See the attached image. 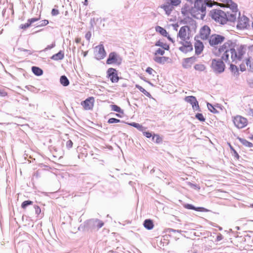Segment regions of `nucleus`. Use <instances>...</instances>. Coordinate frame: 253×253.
Returning <instances> with one entry per match:
<instances>
[{
    "mask_svg": "<svg viewBox=\"0 0 253 253\" xmlns=\"http://www.w3.org/2000/svg\"><path fill=\"white\" fill-rule=\"evenodd\" d=\"M116 115L117 117H121V115H119V114H116Z\"/></svg>",
    "mask_w": 253,
    "mask_h": 253,
    "instance_id": "obj_57",
    "label": "nucleus"
},
{
    "mask_svg": "<svg viewBox=\"0 0 253 253\" xmlns=\"http://www.w3.org/2000/svg\"><path fill=\"white\" fill-rule=\"evenodd\" d=\"M86 39L87 40H89L90 37H91V33L90 32H88L87 33H86V34H85V36Z\"/></svg>",
    "mask_w": 253,
    "mask_h": 253,
    "instance_id": "obj_48",
    "label": "nucleus"
},
{
    "mask_svg": "<svg viewBox=\"0 0 253 253\" xmlns=\"http://www.w3.org/2000/svg\"><path fill=\"white\" fill-rule=\"evenodd\" d=\"M207 0L208 1V2L207 3H206L207 4V5H209L211 6H212L211 2L213 0Z\"/></svg>",
    "mask_w": 253,
    "mask_h": 253,
    "instance_id": "obj_50",
    "label": "nucleus"
},
{
    "mask_svg": "<svg viewBox=\"0 0 253 253\" xmlns=\"http://www.w3.org/2000/svg\"><path fill=\"white\" fill-rule=\"evenodd\" d=\"M143 132V135L145 136L147 138H150L151 137H153L151 133L150 132L147 131H144V130Z\"/></svg>",
    "mask_w": 253,
    "mask_h": 253,
    "instance_id": "obj_45",
    "label": "nucleus"
},
{
    "mask_svg": "<svg viewBox=\"0 0 253 253\" xmlns=\"http://www.w3.org/2000/svg\"><path fill=\"white\" fill-rule=\"evenodd\" d=\"M207 106L208 107V109L211 112L213 113H217V110L211 104L208 103L207 104Z\"/></svg>",
    "mask_w": 253,
    "mask_h": 253,
    "instance_id": "obj_37",
    "label": "nucleus"
},
{
    "mask_svg": "<svg viewBox=\"0 0 253 253\" xmlns=\"http://www.w3.org/2000/svg\"><path fill=\"white\" fill-rule=\"evenodd\" d=\"M143 225L148 230H151L153 228L154 225L151 219H146L144 221Z\"/></svg>",
    "mask_w": 253,
    "mask_h": 253,
    "instance_id": "obj_23",
    "label": "nucleus"
},
{
    "mask_svg": "<svg viewBox=\"0 0 253 253\" xmlns=\"http://www.w3.org/2000/svg\"><path fill=\"white\" fill-rule=\"evenodd\" d=\"M33 202L31 201H25L21 204V208L23 209H25L29 205H32Z\"/></svg>",
    "mask_w": 253,
    "mask_h": 253,
    "instance_id": "obj_35",
    "label": "nucleus"
},
{
    "mask_svg": "<svg viewBox=\"0 0 253 253\" xmlns=\"http://www.w3.org/2000/svg\"><path fill=\"white\" fill-rule=\"evenodd\" d=\"M211 29L210 27L205 25L200 29V37L202 40H206L209 37Z\"/></svg>",
    "mask_w": 253,
    "mask_h": 253,
    "instance_id": "obj_16",
    "label": "nucleus"
},
{
    "mask_svg": "<svg viewBox=\"0 0 253 253\" xmlns=\"http://www.w3.org/2000/svg\"><path fill=\"white\" fill-rule=\"evenodd\" d=\"M167 1L170 3L173 7L178 5L180 2V0H166Z\"/></svg>",
    "mask_w": 253,
    "mask_h": 253,
    "instance_id": "obj_34",
    "label": "nucleus"
},
{
    "mask_svg": "<svg viewBox=\"0 0 253 253\" xmlns=\"http://www.w3.org/2000/svg\"><path fill=\"white\" fill-rule=\"evenodd\" d=\"M236 28L238 30H242L247 29L249 26L250 19L245 15L239 14L238 17L236 20Z\"/></svg>",
    "mask_w": 253,
    "mask_h": 253,
    "instance_id": "obj_6",
    "label": "nucleus"
},
{
    "mask_svg": "<svg viewBox=\"0 0 253 253\" xmlns=\"http://www.w3.org/2000/svg\"><path fill=\"white\" fill-rule=\"evenodd\" d=\"M103 224H104V223L103 222L100 223L98 225V227L100 228L103 225Z\"/></svg>",
    "mask_w": 253,
    "mask_h": 253,
    "instance_id": "obj_55",
    "label": "nucleus"
},
{
    "mask_svg": "<svg viewBox=\"0 0 253 253\" xmlns=\"http://www.w3.org/2000/svg\"><path fill=\"white\" fill-rule=\"evenodd\" d=\"M252 28H253V22L252 23Z\"/></svg>",
    "mask_w": 253,
    "mask_h": 253,
    "instance_id": "obj_59",
    "label": "nucleus"
},
{
    "mask_svg": "<svg viewBox=\"0 0 253 253\" xmlns=\"http://www.w3.org/2000/svg\"><path fill=\"white\" fill-rule=\"evenodd\" d=\"M7 95V93L6 92L4 91H1L0 90V95L1 96H5Z\"/></svg>",
    "mask_w": 253,
    "mask_h": 253,
    "instance_id": "obj_49",
    "label": "nucleus"
},
{
    "mask_svg": "<svg viewBox=\"0 0 253 253\" xmlns=\"http://www.w3.org/2000/svg\"><path fill=\"white\" fill-rule=\"evenodd\" d=\"M120 120L116 118H112L108 120V123L109 124L118 123L120 122Z\"/></svg>",
    "mask_w": 253,
    "mask_h": 253,
    "instance_id": "obj_39",
    "label": "nucleus"
},
{
    "mask_svg": "<svg viewBox=\"0 0 253 253\" xmlns=\"http://www.w3.org/2000/svg\"><path fill=\"white\" fill-rule=\"evenodd\" d=\"M223 239V236L221 234H219L216 237V241H219Z\"/></svg>",
    "mask_w": 253,
    "mask_h": 253,
    "instance_id": "obj_47",
    "label": "nucleus"
},
{
    "mask_svg": "<svg viewBox=\"0 0 253 253\" xmlns=\"http://www.w3.org/2000/svg\"><path fill=\"white\" fill-rule=\"evenodd\" d=\"M161 7L165 11L166 14L168 15H169L174 9V7L171 4H170V3L168 2V1H167L166 0L165 3L163 5H162Z\"/></svg>",
    "mask_w": 253,
    "mask_h": 253,
    "instance_id": "obj_19",
    "label": "nucleus"
},
{
    "mask_svg": "<svg viewBox=\"0 0 253 253\" xmlns=\"http://www.w3.org/2000/svg\"><path fill=\"white\" fill-rule=\"evenodd\" d=\"M194 68L196 70L198 71L202 72L205 70L206 67L203 64H197L195 65V66H194Z\"/></svg>",
    "mask_w": 253,
    "mask_h": 253,
    "instance_id": "obj_31",
    "label": "nucleus"
},
{
    "mask_svg": "<svg viewBox=\"0 0 253 253\" xmlns=\"http://www.w3.org/2000/svg\"><path fill=\"white\" fill-rule=\"evenodd\" d=\"M129 125L132 126L135 128H136L137 129H138L139 131H143L146 129V128L143 126L141 125L136 123L135 122H132L131 123L128 124Z\"/></svg>",
    "mask_w": 253,
    "mask_h": 253,
    "instance_id": "obj_25",
    "label": "nucleus"
},
{
    "mask_svg": "<svg viewBox=\"0 0 253 253\" xmlns=\"http://www.w3.org/2000/svg\"><path fill=\"white\" fill-rule=\"evenodd\" d=\"M73 142L72 141V140H69L68 141H67V142H66V146L67 148H71L73 147Z\"/></svg>",
    "mask_w": 253,
    "mask_h": 253,
    "instance_id": "obj_43",
    "label": "nucleus"
},
{
    "mask_svg": "<svg viewBox=\"0 0 253 253\" xmlns=\"http://www.w3.org/2000/svg\"><path fill=\"white\" fill-rule=\"evenodd\" d=\"M196 118L201 122H205L206 119L202 114L197 113L196 116Z\"/></svg>",
    "mask_w": 253,
    "mask_h": 253,
    "instance_id": "obj_38",
    "label": "nucleus"
},
{
    "mask_svg": "<svg viewBox=\"0 0 253 253\" xmlns=\"http://www.w3.org/2000/svg\"><path fill=\"white\" fill-rule=\"evenodd\" d=\"M230 69L232 71V72L234 73V74L238 73V68L237 66L234 64H231L230 66Z\"/></svg>",
    "mask_w": 253,
    "mask_h": 253,
    "instance_id": "obj_36",
    "label": "nucleus"
},
{
    "mask_svg": "<svg viewBox=\"0 0 253 253\" xmlns=\"http://www.w3.org/2000/svg\"><path fill=\"white\" fill-rule=\"evenodd\" d=\"M223 61L221 58L218 60H212L211 67L215 72L222 73L224 71L225 66Z\"/></svg>",
    "mask_w": 253,
    "mask_h": 253,
    "instance_id": "obj_8",
    "label": "nucleus"
},
{
    "mask_svg": "<svg viewBox=\"0 0 253 253\" xmlns=\"http://www.w3.org/2000/svg\"><path fill=\"white\" fill-rule=\"evenodd\" d=\"M94 103V98L89 97L81 102V105L85 110H92Z\"/></svg>",
    "mask_w": 253,
    "mask_h": 253,
    "instance_id": "obj_12",
    "label": "nucleus"
},
{
    "mask_svg": "<svg viewBox=\"0 0 253 253\" xmlns=\"http://www.w3.org/2000/svg\"><path fill=\"white\" fill-rule=\"evenodd\" d=\"M64 57V54L63 52L62 51H60L58 53L52 55L51 58L54 60H59L63 59Z\"/></svg>",
    "mask_w": 253,
    "mask_h": 253,
    "instance_id": "obj_24",
    "label": "nucleus"
},
{
    "mask_svg": "<svg viewBox=\"0 0 253 253\" xmlns=\"http://www.w3.org/2000/svg\"><path fill=\"white\" fill-rule=\"evenodd\" d=\"M49 23L47 20H43L40 22V24L39 26L43 27L47 25Z\"/></svg>",
    "mask_w": 253,
    "mask_h": 253,
    "instance_id": "obj_41",
    "label": "nucleus"
},
{
    "mask_svg": "<svg viewBox=\"0 0 253 253\" xmlns=\"http://www.w3.org/2000/svg\"><path fill=\"white\" fill-rule=\"evenodd\" d=\"M88 4V0H85L84 1V4L85 5H87Z\"/></svg>",
    "mask_w": 253,
    "mask_h": 253,
    "instance_id": "obj_54",
    "label": "nucleus"
},
{
    "mask_svg": "<svg viewBox=\"0 0 253 253\" xmlns=\"http://www.w3.org/2000/svg\"><path fill=\"white\" fill-rule=\"evenodd\" d=\"M88 51H83V56L85 57L87 54Z\"/></svg>",
    "mask_w": 253,
    "mask_h": 253,
    "instance_id": "obj_53",
    "label": "nucleus"
},
{
    "mask_svg": "<svg viewBox=\"0 0 253 253\" xmlns=\"http://www.w3.org/2000/svg\"><path fill=\"white\" fill-rule=\"evenodd\" d=\"M81 42V39L80 38H76L75 39V42L76 43H80Z\"/></svg>",
    "mask_w": 253,
    "mask_h": 253,
    "instance_id": "obj_51",
    "label": "nucleus"
},
{
    "mask_svg": "<svg viewBox=\"0 0 253 253\" xmlns=\"http://www.w3.org/2000/svg\"><path fill=\"white\" fill-rule=\"evenodd\" d=\"M184 100L191 104L192 108L194 110H198L200 109L198 102L197 101L196 97L193 96H186L184 98Z\"/></svg>",
    "mask_w": 253,
    "mask_h": 253,
    "instance_id": "obj_14",
    "label": "nucleus"
},
{
    "mask_svg": "<svg viewBox=\"0 0 253 253\" xmlns=\"http://www.w3.org/2000/svg\"><path fill=\"white\" fill-rule=\"evenodd\" d=\"M207 4L203 0H197L191 10L193 17L197 19H203L206 13Z\"/></svg>",
    "mask_w": 253,
    "mask_h": 253,
    "instance_id": "obj_4",
    "label": "nucleus"
},
{
    "mask_svg": "<svg viewBox=\"0 0 253 253\" xmlns=\"http://www.w3.org/2000/svg\"><path fill=\"white\" fill-rule=\"evenodd\" d=\"M153 140L156 143H161L163 141V138L158 134H154L152 137Z\"/></svg>",
    "mask_w": 253,
    "mask_h": 253,
    "instance_id": "obj_32",
    "label": "nucleus"
},
{
    "mask_svg": "<svg viewBox=\"0 0 253 253\" xmlns=\"http://www.w3.org/2000/svg\"><path fill=\"white\" fill-rule=\"evenodd\" d=\"M107 77L110 79L112 83H118L119 81L118 72L116 69L110 68L107 71Z\"/></svg>",
    "mask_w": 253,
    "mask_h": 253,
    "instance_id": "obj_10",
    "label": "nucleus"
},
{
    "mask_svg": "<svg viewBox=\"0 0 253 253\" xmlns=\"http://www.w3.org/2000/svg\"><path fill=\"white\" fill-rule=\"evenodd\" d=\"M248 46L237 40H228L218 48V56L225 62H229V53L233 62L242 61L239 65L242 72L253 69L252 58L248 55Z\"/></svg>",
    "mask_w": 253,
    "mask_h": 253,
    "instance_id": "obj_1",
    "label": "nucleus"
},
{
    "mask_svg": "<svg viewBox=\"0 0 253 253\" xmlns=\"http://www.w3.org/2000/svg\"><path fill=\"white\" fill-rule=\"evenodd\" d=\"M34 208L35 209L36 213L38 215L40 214V213L41 212V209L40 208V207L38 206H35Z\"/></svg>",
    "mask_w": 253,
    "mask_h": 253,
    "instance_id": "obj_44",
    "label": "nucleus"
},
{
    "mask_svg": "<svg viewBox=\"0 0 253 253\" xmlns=\"http://www.w3.org/2000/svg\"><path fill=\"white\" fill-rule=\"evenodd\" d=\"M195 53L196 54H200L202 53L204 48V45L202 42L197 41L194 44Z\"/></svg>",
    "mask_w": 253,
    "mask_h": 253,
    "instance_id": "obj_21",
    "label": "nucleus"
},
{
    "mask_svg": "<svg viewBox=\"0 0 253 253\" xmlns=\"http://www.w3.org/2000/svg\"><path fill=\"white\" fill-rule=\"evenodd\" d=\"M155 30L157 32L160 33L164 37H167L169 41L173 42L172 39L168 35V33L164 28L161 26H157L156 27Z\"/></svg>",
    "mask_w": 253,
    "mask_h": 253,
    "instance_id": "obj_20",
    "label": "nucleus"
},
{
    "mask_svg": "<svg viewBox=\"0 0 253 253\" xmlns=\"http://www.w3.org/2000/svg\"><path fill=\"white\" fill-rule=\"evenodd\" d=\"M111 108L112 111L123 114V111L121 109V108L116 105H111Z\"/></svg>",
    "mask_w": 253,
    "mask_h": 253,
    "instance_id": "obj_33",
    "label": "nucleus"
},
{
    "mask_svg": "<svg viewBox=\"0 0 253 253\" xmlns=\"http://www.w3.org/2000/svg\"><path fill=\"white\" fill-rule=\"evenodd\" d=\"M96 49L95 56L98 60L103 59L106 56V52L103 45L100 44L95 47Z\"/></svg>",
    "mask_w": 253,
    "mask_h": 253,
    "instance_id": "obj_15",
    "label": "nucleus"
},
{
    "mask_svg": "<svg viewBox=\"0 0 253 253\" xmlns=\"http://www.w3.org/2000/svg\"><path fill=\"white\" fill-rule=\"evenodd\" d=\"M196 60L197 58L194 56L184 58L182 61V66L184 68H190Z\"/></svg>",
    "mask_w": 253,
    "mask_h": 253,
    "instance_id": "obj_17",
    "label": "nucleus"
},
{
    "mask_svg": "<svg viewBox=\"0 0 253 253\" xmlns=\"http://www.w3.org/2000/svg\"><path fill=\"white\" fill-rule=\"evenodd\" d=\"M232 150H233V153H234V157L235 158H236V159L237 160H238L239 159V154H238V153L237 152V151L233 149V148H232Z\"/></svg>",
    "mask_w": 253,
    "mask_h": 253,
    "instance_id": "obj_46",
    "label": "nucleus"
},
{
    "mask_svg": "<svg viewBox=\"0 0 253 253\" xmlns=\"http://www.w3.org/2000/svg\"><path fill=\"white\" fill-rule=\"evenodd\" d=\"M239 141L243 145H244L246 147L249 148L253 147V144L252 142H249V141L245 139L240 138Z\"/></svg>",
    "mask_w": 253,
    "mask_h": 253,
    "instance_id": "obj_26",
    "label": "nucleus"
},
{
    "mask_svg": "<svg viewBox=\"0 0 253 253\" xmlns=\"http://www.w3.org/2000/svg\"><path fill=\"white\" fill-rule=\"evenodd\" d=\"M32 70L33 72L37 76H41L43 73L42 70L38 67H33Z\"/></svg>",
    "mask_w": 253,
    "mask_h": 253,
    "instance_id": "obj_28",
    "label": "nucleus"
},
{
    "mask_svg": "<svg viewBox=\"0 0 253 253\" xmlns=\"http://www.w3.org/2000/svg\"><path fill=\"white\" fill-rule=\"evenodd\" d=\"M249 114L251 116L253 117V109H251L249 111Z\"/></svg>",
    "mask_w": 253,
    "mask_h": 253,
    "instance_id": "obj_52",
    "label": "nucleus"
},
{
    "mask_svg": "<svg viewBox=\"0 0 253 253\" xmlns=\"http://www.w3.org/2000/svg\"><path fill=\"white\" fill-rule=\"evenodd\" d=\"M155 45L156 46H159L162 47V49H164V50H169V45L166 43H164L163 42L159 41H158Z\"/></svg>",
    "mask_w": 253,
    "mask_h": 253,
    "instance_id": "obj_30",
    "label": "nucleus"
},
{
    "mask_svg": "<svg viewBox=\"0 0 253 253\" xmlns=\"http://www.w3.org/2000/svg\"><path fill=\"white\" fill-rule=\"evenodd\" d=\"M51 14L52 16H56L59 13V11L58 9L55 8H53L51 10Z\"/></svg>",
    "mask_w": 253,
    "mask_h": 253,
    "instance_id": "obj_42",
    "label": "nucleus"
},
{
    "mask_svg": "<svg viewBox=\"0 0 253 253\" xmlns=\"http://www.w3.org/2000/svg\"><path fill=\"white\" fill-rule=\"evenodd\" d=\"M186 25L182 26L177 34V38L179 39L180 46L179 49L182 52L187 53L193 50V45L191 39L194 33L196 32L197 25L195 21L189 19L186 22Z\"/></svg>",
    "mask_w": 253,
    "mask_h": 253,
    "instance_id": "obj_2",
    "label": "nucleus"
},
{
    "mask_svg": "<svg viewBox=\"0 0 253 253\" xmlns=\"http://www.w3.org/2000/svg\"><path fill=\"white\" fill-rule=\"evenodd\" d=\"M60 81L61 84L64 86H67L69 84V81L65 76H62Z\"/></svg>",
    "mask_w": 253,
    "mask_h": 253,
    "instance_id": "obj_29",
    "label": "nucleus"
},
{
    "mask_svg": "<svg viewBox=\"0 0 253 253\" xmlns=\"http://www.w3.org/2000/svg\"><path fill=\"white\" fill-rule=\"evenodd\" d=\"M146 72L149 75H154V74L155 73V70L151 67H148L146 70Z\"/></svg>",
    "mask_w": 253,
    "mask_h": 253,
    "instance_id": "obj_40",
    "label": "nucleus"
},
{
    "mask_svg": "<svg viewBox=\"0 0 253 253\" xmlns=\"http://www.w3.org/2000/svg\"><path fill=\"white\" fill-rule=\"evenodd\" d=\"M225 38L223 36L214 35H212L209 40L210 45L212 46L217 45L221 43L224 40Z\"/></svg>",
    "mask_w": 253,
    "mask_h": 253,
    "instance_id": "obj_13",
    "label": "nucleus"
},
{
    "mask_svg": "<svg viewBox=\"0 0 253 253\" xmlns=\"http://www.w3.org/2000/svg\"><path fill=\"white\" fill-rule=\"evenodd\" d=\"M210 15L212 19L220 24H225L228 21L226 13L221 9H213L211 11Z\"/></svg>",
    "mask_w": 253,
    "mask_h": 253,
    "instance_id": "obj_5",
    "label": "nucleus"
},
{
    "mask_svg": "<svg viewBox=\"0 0 253 253\" xmlns=\"http://www.w3.org/2000/svg\"><path fill=\"white\" fill-rule=\"evenodd\" d=\"M122 63V58L116 52H112L109 54V56L106 61L107 64H115L119 65Z\"/></svg>",
    "mask_w": 253,
    "mask_h": 253,
    "instance_id": "obj_9",
    "label": "nucleus"
},
{
    "mask_svg": "<svg viewBox=\"0 0 253 253\" xmlns=\"http://www.w3.org/2000/svg\"><path fill=\"white\" fill-rule=\"evenodd\" d=\"M221 3H217L220 7H226L229 9V10L225 12L228 21L235 22L236 20L237 15L241 13L238 8V5L232 0H219Z\"/></svg>",
    "mask_w": 253,
    "mask_h": 253,
    "instance_id": "obj_3",
    "label": "nucleus"
},
{
    "mask_svg": "<svg viewBox=\"0 0 253 253\" xmlns=\"http://www.w3.org/2000/svg\"><path fill=\"white\" fill-rule=\"evenodd\" d=\"M250 207H252V208H253V204H252V205H251Z\"/></svg>",
    "mask_w": 253,
    "mask_h": 253,
    "instance_id": "obj_58",
    "label": "nucleus"
},
{
    "mask_svg": "<svg viewBox=\"0 0 253 253\" xmlns=\"http://www.w3.org/2000/svg\"><path fill=\"white\" fill-rule=\"evenodd\" d=\"M135 87L137 88L140 91L142 92L144 95H145L146 96L150 98L151 97V95L149 92L147 91L144 88H143L142 86L138 84L135 85Z\"/></svg>",
    "mask_w": 253,
    "mask_h": 253,
    "instance_id": "obj_27",
    "label": "nucleus"
},
{
    "mask_svg": "<svg viewBox=\"0 0 253 253\" xmlns=\"http://www.w3.org/2000/svg\"><path fill=\"white\" fill-rule=\"evenodd\" d=\"M165 53V50L162 48H159L156 50L155 52V56L154 60L159 63H164L167 61L168 58L164 56H159V55H163Z\"/></svg>",
    "mask_w": 253,
    "mask_h": 253,
    "instance_id": "obj_11",
    "label": "nucleus"
},
{
    "mask_svg": "<svg viewBox=\"0 0 253 253\" xmlns=\"http://www.w3.org/2000/svg\"><path fill=\"white\" fill-rule=\"evenodd\" d=\"M41 14H40L38 17L32 18L28 19V21H27V23H26L25 24H21L20 26V28L21 29H23V30H25V29H27L28 28H29L31 25V24L32 23L40 20L41 19Z\"/></svg>",
    "mask_w": 253,
    "mask_h": 253,
    "instance_id": "obj_18",
    "label": "nucleus"
},
{
    "mask_svg": "<svg viewBox=\"0 0 253 253\" xmlns=\"http://www.w3.org/2000/svg\"><path fill=\"white\" fill-rule=\"evenodd\" d=\"M185 208L189 209V210H193L198 211H202V212H208L209 211L203 207H198L196 208L194 206H193L191 204H187L185 206Z\"/></svg>",
    "mask_w": 253,
    "mask_h": 253,
    "instance_id": "obj_22",
    "label": "nucleus"
},
{
    "mask_svg": "<svg viewBox=\"0 0 253 253\" xmlns=\"http://www.w3.org/2000/svg\"><path fill=\"white\" fill-rule=\"evenodd\" d=\"M249 139L252 140H253V134L249 137Z\"/></svg>",
    "mask_w": 253,
    "mask_h": 253,
    "instance_id": "obj_56",
    "label": "nucleus"
},
{
    "mask_svg": "<svg viewBox=\"0 0 253 253\" xmlns=\"http://www.w3.org/2000/svg\"><path fill=\"white\" fill-rule=\"evenodd\" d=\"M232 121L234 126L239 129L244 128L248 124V120L240 115L233 117Z\"/></svg>",
    "mask_w": 253,
    "mask_h": 253,
    "instance_id": "obj_7",
    "label": "nucleus"
}]
</instances>
